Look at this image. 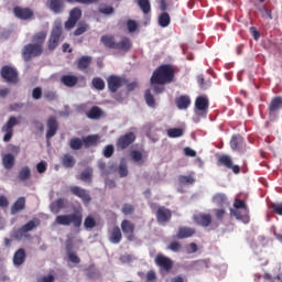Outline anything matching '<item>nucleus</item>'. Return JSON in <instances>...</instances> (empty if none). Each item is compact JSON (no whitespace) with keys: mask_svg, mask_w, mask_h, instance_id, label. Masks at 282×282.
<instances>
[{"mask_svg":"<svg viewBox=\"0 0 282 282\" xmlns=\"http://www.w3.org/2000/svg\"><path fill=\"white\" fill-rule=\"evenodd\" d=\"M173 78H175L173 66L163 64L153 72L150 83L151 85H167L173 83Z\"/></svg>","mask_w":282,"mask_h":282,"instance_id":"f257e3e1","label":"nucleus"},{"mask_svg":"<svg viewBox=\"0 0 282 282\" xmlns=\"http://www.w3.org/2000/svg\"><path fill=\"white\" fill-rule=\"evenodd\" d=\"M55 224L58 226H72L75 228H80L83 226V214L80 212L68 214V215H58L55 218Z\"/></svg>","mask_w":282,"mask_h":282,"instance_id":"f03ea898","label":"nucleus"},{"mask_svg":"<svg viewBox=\"0 0 282 282\" xmlns=\"http://www.w3.org/2000/svg\"><path fill=\"white\" fill-rule=\"evenodd\" d=\"M64 40L65 36H63V25L57 23L52 28L50 37L47 40L48 52H54V50H56V47H58V45L63 43Z\"/></svg>","mask_w":282,"mask_h":282,"instance_id":"7ed1b4c3","label":"nucleus"},{"mask_svg":"<svg viewBox=\"0 0 282 282\" xmlns=\"http://www.w3.org/2000/svg\"><path fill=\"white\" fill-rule=\"evenodd\" d=\"M43 55V47L36 44H25L22 48V58L24 63H30L32 58H39V56Z\"/></svg>","mask_w":282,"mask_h":282,"instance_id":"20e7f679","label":"nucleus"},{"mask_svg":"<svg viewBox=\"0 0 282 282\" xmlns=\"http://www.w3.org/2000/svg\"><path fill=\"white\" fill-rule=\"evenodd\" d=\"M41 226V220L39 218H34L29 220L25 225H23L18 230L13 231L14 239H23L28 232H32L35 228Z\"/></svg>","mask_w":282,"mask_h":282,"instance_id":"39448f33","label":"nucleus"},{"mask_svg":"<svg viewBox=\"0 0 282 282\" xmlns=\"http://www.w3.org/2000/svg\"><path fill=\"white\" fill-rule=\"evenodd\" d=\"M0 75L6 83H11V85L19 83V70L10 65L2 66Z\"/></svg>","mask_w":282,"mask_h":282,"instance_id":"423d86ee","label":"nucleus"},{"mask_svg":"<svg viewBox=\"0 0 282 282\" xmlns=\"http://www.w3.org/2000/svg\"><path fill=\"white\" fill-rule=\"evenodd\" d=\"M135 133L127 132L120 135L116 141L117 151H127L133 142H135Z\"/></svg>","mask_w":282,"mask_h":282,"instance_id":"0eeeda50","label":"nucleus"},{"mask_svg":"<svg viewBox=\"0 0 282 282\" xmlns=\"http://www.w3.org/2000/svg\"><path fill=\"white\" fill-rule=\"evenodd\" d=\"M107 85L109 91H111V94H116L120 87H124V85H127V78L120 77L118 75H110L107 78Z\"/></svg>","mask_w":282,"mask_h":282,"instance_id":"6e6552de","label":"nucleus"},{"mask_svg":"<svg viewBox=\"0 0 282 282\" xmlns=\"http://www.w3.org/2000/svg\"><path fill=\"white\" fill-rule=\"evenodd\" d=\"M83 18V10L80 8L75 7L69 11L68 20L65 22L66 30H73L76 28V24Z\"/></svg>","mask_w":282,"mask_h":282,"instance_id":"1a4fd4ad","label":"nucleus"},{"mask_svg":"<svg viewBox=\"0 0 282 282\" xmlns=\"http://www.w3.org/2000/svg\"><path fill=\"white\" fill-rule=\"evenodd\" d=\"M13 14L14 18L20 19V21H32L34 19V10L28 7H14Z\"/></svg>","mask_w":282,"mask_h":282,"instance_id":"9d476101","label":"nucleus"},{"mask_svg":"<svg viewBox=\"0 0 282 282\" xmlns=\"http://www.w3.org/2000/svg\"><path fill=\"white\" fill-rule=\"evenodd\" d=\"M218 164H220V166H225V169H228L229 171H232L235 175H239L241 173V167H239V165H235L232 158L228 154L220 155L218 158Z\"/></svg>","mask_w":282,"mask_h":282,"instance_id":"9b49d317","label":"nucleus"},{"mask_svg":"<svg viewBox=\"0 0 282 282\" xmlns=\"http://www.w3.org/2000/svg\"><path fill=\"white\" fill-rule=\"evenodd\" d=\"M18 123L19 121H17V117H10L7 123L2 127V132L6 133L3 142H10V140H12V137L14 135V127H17Z\"/></svg>","mask_w":282,"mask_h":282,"instance_id":"f8f14e48","label":"nucleus"},{"mask_svg":"<svg viewBox=\"0 0 282 282\" xmlns=\"http://www.w3.org/2000/svg\"><path fill=\"white\" fill-rule=\"evenodd\" d=\"M154 262L155 265H158V268H160L161 270H164V272H170L173 270V261L171 260V258L162 253L156 254Z\"/></svg>","mask_w":282,"mask_h":282,"instance_id":"ddd939ff","label":"nucleus"},{"mask_svg":"<svg viewBox=\"0 0 282 282\" xmlns=\"http://www.w3.org/2000/svg\"><path fill=\"white\" fill-rule=\"evenodd\" d=\"M230 149L232 151H238V153H246L247 151V145H246V140L243 137L239 134H235L231 137L230 140Z\"/></svg>","mask_w":282,"mask_h":282,"instance_id":"4468645a","label":"nucleus"},{"mask_svg":"<svg viewBox=\"0 0 282 282\" xmlns=\"http://www.w3.org/2000/svg\"><path fill=\"white\" fill-rule=\"evenodd\" d=\"M121 230L123 235H126L128 241H133L135 239V225L131 223V220L123 219L121 221Z\"/></svg>","mask_w":282,"mask_h":282,"instance_id":"2eb2a0df","label":"nucleus"},{"mask_svg":"<svg viewBox=\"0 0 282 282\" xmlns=\"http://www.w3.org/2000/svg\"><path fill=\"white\" fill-rule=\"evenodd\" d=\"M70 193L75 195V197H78L82 199L83 204H90L91 202V196L89 195V192L87 189L78 187V186H72L70 187Z\"/></svg>","mask_w":282,"mask_h":282,"instance_id":"dca6fc26","label":"nucleus"},{"mask_svg":"<svg viewBox=\"0 0 282 282\" xmlns=\"http://www.w3.org/2000/svg\"><path fill=\"white\" fill-rule=\"evenodd\" d=\"M230 216L235 217L242 224H250V209H232L230 208Z\"/></svg>","mask_w":282,"mask_h":282,"instance_id":"f3484780","label":"nucleus"},{"mask_svg":"<svg viewBox=\"0 0 282 282\" xmlns=\"http://www.w3.org/2000/svg\"><path fill=\"white\" fill-rule=\"evenodd\" d=\"M47 131H46V140H52L58 131V120L56 117H50L46 122Z\"/></svg>","mask_w":282,"mask_h":282,"instance_id":"a211bd4d","label":"nucleus"},{"mask_svg":"<svg viewBox=\"0 0 282 282\" xmlns=\"http://www.w3.org/2000/svg\"><path fill=\"white\" fill-rule=\"evenodd\" d=\"M195 224L203 226V228H208L213 224V216L210 214H196L193 216Z\"/></svg>","mask_w":282,"mask_h":282,"instance_id":"6ab92c4d","label":"nucleus"},{"mask_svg":"<svg viewBox=\"0 0 282 282\" xmlns=\"http://www.w3.org/2000/svg\"><path fill=\"white\" fill-rule=\"evenodd\" d=\"M171 217H173V212L166 207H159L156 210V221L159 224H166V221H171Z\"/></svg>","mask_w":282,"mask_h":282,"instance_id":"aec40b11","label":"nucleus"},{"mask_svg":"<svg viewBox=\"0 0 282 282\" xmlns=\"http://www.w3.org/2000/svg\"><path fill=\"white\" fill-rule=\"evenodd\" d=\"M208 99L204 96H198L195 100V109L196 111H200L204 116L208 113Z\"/></svg>","mask_w":282,"mask_h":282,"instance_id":"412c9836","label":"nucleus"},{"mask_svg":"<svg viewBox=\"0 0 282 282\" xmlns=\"http://www.w3.org/2000/svg\"><path fill=\"white\" fill-rule=\"evenodd\" d=\"M46 6L54 14H61L65 10V2L63 0H48Z\"/></svg>","mask_w":282,"mask_h":282,"instance_id":"4be33fe9","label":"nucleus"},{"mask_svg":"<svg viewBox=\"0 0 282 282\" xmlns=\"http://www.w3.org/2000/svg\"><path fill=\"white\" fill-rule=\"evenodd\" d=\"M132 46L133 44L131 43V39L123 36L119 42H117L115 50H118L119 52H123L124 54H127V52H129V50H131Z\"/></svg>","mask_w":282,"mask_h":282,"instance_id":"5701e85b","label":"nucleus"},{"mask_svg":"<svg viewBox=\"0 0 282 282\" xmlns=\"http://www.w3.org/2000/svg\"><path fill=\"white\" fill-rule=\"evenodd\" d=\"M279 109H282V97L275 96L271 99L270 104L268 105L269 115L276 113Z\"/></svg>","mask_w":282,"mask_h":282,"instance_id":"b1692460","label":"nucleus"},{"mask_svg":"<svg viewBox=\"0 0 282 282\" xmlns=\"http://www.w3.org/2000/svg\"><path fill=\"white\" fill-rule=\"evenodd\" d=\"M26 257L28 256L25 253V249H18L13 256V265H15L17 268L23 265L25 263Z\"/></svg>","mask_w":282,"mask_h":282,"instance_id":"393cba45","label":"nucleus"},{"mask_svg":"<svg viewBox=\"0 0 282 282\" xmlns=\"http://www.w3.org/2000/svg\"><path fill=\"white\" fill-rule=\"evenodd\" d=\"M109 241L110 243H120L122 241V231L120 230V227L115 226L109 230Z\"/></svg>","mask_w":282,"mask_h":282,"instance_id":"a878e982","label":"nucleus"},{"mask_svg":"<svg viewBox=\"0 0 282 282\" xmlns=\"http://www.w3.org/2000/svg\"><path fill=\"white\" fill-rule=\"evenodd\" d=\"M195 228L191 227H180L176 234L177 239H188L195 235Z\"/></svg>","mask_w":282,"mask_h":282,"instance_id":"bb28decb","label":"nucleus"},{"mask_svg":"<svg viewBox=\"0 0 282 282\" xmlns=\"http://www.w3.org/2000/svg\"><path fill=\"white\" fill-rule=\"evenodd\" d=\"M25 210V197H19L11 206V215H17Z\"/></svg>","mask_w":282,"mask_h":282,"instance_id":"cd10ccee","label":"nucleus"},{"mask_svg":"<svg viewBox=\"0 0 282 282\" xmlns=\"http://www.w3.org/2000/svg\"><path fill=\"white\" fill-rule=\"evenodd\" d=\"M61 162L64 169H74L76 166V159L69 153L62 155Z\"/></svg>","mask_w":282,"mask_h":282,"instance_id":"c85d7f7f","label":"nucleus"},{"mask_svg":"<svg viewBox=\"0 0 282 282\" xmlns=\"http://www.w3.org/2000/svg\"><path fill=\"white\" fill-rule=\"evenodd\" d=\"M61 83L65 85V87H76V85H78V77L76 75H63Z\"/></svg>","mask_w":282,"mask_h":282,"instance_id":"c756f323","label":"nucleus"},{"mask_svg":"<svg viewBox=\"0 0 282 282\" xmlns=\"http://www.w3.org/2000/svg\"><path fill=\"white\" fill-rule=\"evenodd\" d=\"M45 39H47V32L45 31H41L35 33L31 41L33 45H40V47H43V45L45 44Z\"/></svg>","mask_w":282,"mask_h":282,"instance_id":"7c9ffc66","label":"nucleus"},{"mask_svg":"<svg viewBox=\"0 0 282 282\" xmlns=\"http://www.w3.org/2000/svg\"><path fill=\"white\" fill-rule=\"evenodd\" d=\"M100 41L108 50H116V36L106 34L101 36Z\"/></svg>","mask_w":282,"mask_h":282,"instance_id":"2f4dec72","label":"nucleus"},{"mask_svg":"<svg viewBox=\"0 0 282 282\" xmlns=\"http://www.w3.org/2000/svg\"><path fill=\"white\" fill-rule=\"evenodd\" d=\"M177 109H187L191 107V97L188 95H182L175 99Z\"/></svg>","mask_w":282,"mask_h":282,"instance_id":"473e14b6","label":"nucleus"},{"mask_svg":"<svg viewBox=\"0 0 282 282\" xmlns=\"http://www.w3.org/2000/svg\"><path fill=\"white\" fill-rule=\"evenodd\" d=\"M98 140L100 137L98 134H89L83 139L85 149H89L90 147H97Z\"/></svg>","mask_w":282,"mask_h":282,"instance_id":"72a5a7b5","label":"nucleus"},{"mask_svg":"<svg viewBox=\"0 0 282 282\" xmlns=\"http://www.w3.org/2000/svg\"><path fill=\"white\" fill-rule=\"evenodd\" d=\"M89 65H91V56L84 55L77 62V69L85 72L89 68Z\"/></svg>","mask_w":282,"mask_h":282,"instance_id":"f704fd0d","label":"nucleus"},{"mask_svg":"<svg viewBox=\"0 0 282 282\" xmlns=\"http://www.w3.org/2000/svg\"><path fill=\"white\" fill-rule=\"evenodd\" d=\"M2 164H3L4 169H7V171H10V169H13L14 167V155H12L11 153L4 154L2 156Z\"/></svg>","mask_w":282,"mask_h":282,"instance_id":"c9c22d12","label":"nucleus"},{"mask_svg":"<svg viewBox=\"0 0 282 282\" xmlns=\"http://www.w3.org/2000/svg\"><path fill=\"white\" fill-rule=\"evenodd\" d=\"M102 116V110L98 106H94L87 112V118L90 120H98Z\"/></svg>","mask_w":282,"mask_h":282,"instance_id":"e433bc0d","label":"nucleus"},{"mask_svg":"<svg viewBox=\"0 0 282 282\" xmlns=\"http://www.w3.org/2000/svg\"><path fill=\"white\" fill-rule=\"evenodd\" d=\"M178 183L182 184V186H193V184H195V176H193V174L187 175V176L180 175Z\"/></svg>","mask_w":282,"mask_h":282,"instance_id":"4c0bfd02","label":"nucleus"},{"mask_svg":"<svg viewBox=\"0 0 282 282\" xmlns=\"http://www.w3.org/2000/svg\"><path fill=\"white\" fill-rule=\"evenodd\" d=\"M94 177V169L87 167L80 174L82 182H88V184H91V178Z\"/></svg>","mask_w":282,"mask_h":282,"instance_id":"58836bf2","label":"nucleus"},{"mask_svg":"<svg viewBox=\"0 0 282 282\" xmlns=\"http://www.w3.org/2000/svg\"><path fill=\"white\" fill-rule=\"evenodd\" d=\"M213 203L217 204L218 206H224L228 202V197L224 193H217L213 196Z\"/></svg>","mask_w":282,"mask_h":282,"instance_id":"ea45409f","label":"nucleus"},{"mask_svg":"<svg viewBox=\"0 0 282 282\" xmlns=\"http://www.w3.org/2000/svg\"><path fill=\"white\" fill-rule=\"evenodd\" d=\"M144 100L148 107H151L152 109H155V97L151 93V89H147L144 93Z\"/></svg>","mask_w":282,"mask_h":282,"instance_id":"a19ab883","label":"nucleus"},{"mask_svg":"<svg viewBox=\"0 0 282 282\" xmlns=\"http://www.w3.org/2000/svg\"><path fill=\"white\" fill-rule=\"evenodd\" d=\"M159 25L161 28H169V25H171V15H169V13H166V12H163L159 17Z\"/></svg>","mask_w":282,"mask_h":282,"instance_id":"79ce46f5","label":"nucleus"},{"mask_svg":"<svg viewBox=\"0 0 282 282\" xmlns=\"http://www.w3.org/2000/svg\"><path fill=\"white\" fill-rule=\"evenodd\" d=\"M83 140H80V138H73L70 139L69 141V148L73 150V151H80V149H83Z\"/></svg>","mask_w":282,"mask_h":282,"instance_id":"37998d69","label":"nucleus"},{"mask_svg":"<svg viewBox=\"0 0 282 282\" xmlns=\"http://www.w3.org/2000/svg\"><path fill=\"white\" fill-rule=\"evenodd\" d=\"M137 3L143 14H149V12H151V2L149 0H138Z\"/></svg>","mask_w":282,"mask_h":282,"instance_id":"c03bdc74","label":"nucleus"},{"mask_svg":"<svg viewBox=\"0 0 282 282\" xmlns=\"http://www.w3.org/2000/svg\"><path fill=\"white\" fill-rule=\"evenodd\" d=\"M19 180H21V182H25L26 180H30V177H32V172L30 171V167L24 166L20 170L19 172Z\"/></svg>","mask_w":282,"mask_h":282,"instance_id":"a18cd8bd","label":"nucleus"},{"mask_svg":"<svg viewBox=\"0 0 282 282\" xmlns=\"http://www.w3.org/2000/svg\"><path fill=\"white\" fill-rule=\"evenodd\" d=\"M130 155H131L133 162H137L138 164H144L143 155L140 150H132L130 152Z\"/></svg>","mask_w":282,"mask_h":282,"instance_id":"49530a36","label":"nucleus"},{"mask_svg":"<svg viewBox=\"0 0 282 282\" xmlns=\"http://www.w3.org/2000/svg\"><path fill=\"white\" fill-rule=\"evenodd\" d=\"M91 85L95 89H98V91H102L105 89V80L100 77H94Z\"/></svg>","mask_w":282,"mask_h":282,"instance_id":"de8ad7c7","label":"nucleus"},{"mask_svg":"<svg viewBox=\"0 0 282 282\" xmlns=\"http://www.w3.org/2000/svg\"><path fill=\"white\" fill-rule=\"evenodd\" d=\"M169 138H182L184 130L182 128H171L167 130Z\"/></svg>","mask_w":282,"mask_h":282,"instance_id":"09e8293b","label":"nucleus"},{"mask_svg":"<svg viewBox=\"0 0 282 282\" xmlns=\"http://www.w3.org/2000/svg\"><path fill=\"white\" fill-rule=\"evenodd\" d=\"M118 172L120 177H127V175H129V169L127 167V160L122 159L120 161Z\"/></svg>","mask_w":282,"mask_h":282,"instance_id":"8fccbe9b","label":"nucleus"},{"mask_svg":"<svg viewBox=\"0 0 282 282\" xmlns=\"http://www.w3.org/2000/svg\"><path fill=\"white\" fill-rule=\"evenodd\" d=\"M234 210H250L246 204V200H241L239 198L234 200Z\"/></svg>","mask_w":282,"mask_h":282,"instance_id":"3c124183","label":"nucleus"},{"mask_svg":"<svg viewBox=\"0 0 282 282\" xmlns=\"http://www.w3.org/2000/svg\"><path fill=\"white\" fill-rule=\"evenodd\" d=\"M121 213L127 217L129 215H133L135 213V206L131 204H123L121 208Z\"/></svg>","mask_w":282,"mask_h":282,"instance_id":"603ef678","label":"nucleus"},{"mask_svg":"<svg viewBox=\"0 0 282 282\" xmlns=\"http://www.w3.org/2000/svg\"><path fill=\"white\" fill-rule=\"evenodd\" d=\"M269 208L272 210V213L282 217V203H271Z\"/></svg>","mask_w":282,"mask_h":282,"instance_id":"864d4df0","label":"nucleus"},{"mask_svg":"<svg viewBox=\"0 0 282 282\" xmlns=\"http://www.w3.org/2000/svg\"><path fill=\"white\" fill-rule=\"evenodd\" d=\"M87 30H89V24H87V23L79 24V26L74 31V36H80L83 34H85V32H87Z\"/></svg>","mask_w":282,"mask_h":282,"instance_id":"5fc2aeb1","label":"nucleus"},{"mask_svg":"<svg viewBox=\"0 0 282 282\" xmlns=\"http://www.w3.org/2000/svg\"><path fill=\"white\" fill-rule=\"evenodd\" d=\"M127 28H128V31L130 32V34H133V32L138 31L139 25L135 20H128Z\"/></svg>","mask_w":282,"mask_h":282,"instance_id":"6e6d98bb","label":"nucleus"},{"mask_svg":"<svg viewBox=\"0 0 282 282\" xmlns=\"http://www.w3.org/2000/svg\"><path fill=\"white\" fill-rule=\"evenodd\" d=\"M84 226L86 229L96 228V219H94L91 216H87L85 218Z\"/></svg>","mask_w":282,"mask_h":282,"instance_id":"4d7b16f0","label":"nucleus"},{"mask_svg":"<svg viewBox=\"0 0 282 282\" xmlns=\"http://www.w3.org/2000/svg\"><path fill=\"white\" fill-rule=\"evenodd\" d=\"M67 3H82L83 6H91V3H98L100 0H66Z\"/></svg>","mask_w":282,"mask_h":282,"instance_id":"13d9d810","label":"nucleus"},{"mask_svg":"<svg viewBox=\"0 0 282 282\" xmlns=\"http://www.w3.org/2000/svg\"><path fill=\"white\" fill-rule=\"evenodd\" d=\"M100 14H113L115 9L111 6L104 4L99 9Z\"/></svg>","mask_w":282,"mask_h":282,"instance_id":"bf43d9fd","label":"nucleus"},{"mask_svg":"<svg viewBox=\"0 0 282 282\" xmlns=\"http://www.w3.org/2000/svg\"><path fill=\"white\" fill-rule=\"evenodd\" d=\"M115 151L116 149L113 148V144H108L104 149V156L111 158Z\"/></svg>","mask_w":282,"mask_h":282,"instance_id":"052dcab7","label":"nucleus"},{"mask_svg":"<svg viewBox=\"0 0 282 282\" xmlns=\"http://www.w3.org/2000/svg\"><path fill=\"white\" fill-rule=\"evenodd\" d=\"M43 96V89H41V87H35L32 91V98L34 100H41Z\"/></svg>","mask_w":282,"mask_h":282,"instance_id":"680f3d73","label":"nucleus"},{"mask_svg":"<svg viewBox=\"0 0 282 282\" xmlns=\"http://www.w3.org/2000/svg\"><path fill=\"white\" fill-rule=\"evenodd\" d=\"M215 217L218 221H224V217H226V209H214Z\"/></svg>","mask_w":282,"mask_h":282,"instance_id":"e2e57ef3","label":"nucleus"},{"mask_svg":"<svg viewBox=\"0 0 282 282\" xmlns=\"http://www.w3.org/2000/svg\"><path fill=\"white\" fill-rule=\"evenodd\" d=\"M169 250H172V252H180L182 250V243L172 241L169 246Z\"/></svg>","mask_w":282,"mask_h":282,"instance_id":"0e129e2a","label":"nucleus"},{"mask_svg":"<svg viewBox=\"0 0 282 282\" xmlns=\"http://www.w3.org/2000/svg\"><path fill=\"white\" fill-rule=\"evenodd\" d=\"M66 253H74V241H72V239L66 240Z\"/></svg>","mask_w":282,"mask_h":282,"instance_id":"69168bd1","label":"nucleus"},{"mask_svg":"<svg viewBox=\"0 0 282 282\" xmlns=\"http://www.w3.org/2000/svg\"><path fill=\"white\" fill-rule=\"evenodd\" d=\"M44 98H45L46 100H50V101L56 100V93H54V91H52V90H46V91L44 93Z\"/></svg>","mask_w":282,"mask_h":282,"instance_id":"338daca9","label":"nucleus"},{"mask_svg":"<svg viewBox=\"0 0 282 282\" xmlns=\"http://www.w3.org/2000/svg\"><path fill=\"white\" fill-rule=\"evenodd\" d=\"M36 282H54V275H45L36 280Z\"/></svg>","mask_w":282,"mask_h":282,"instance_id":"774afa93","label":"nucleus"}]
</instances>
